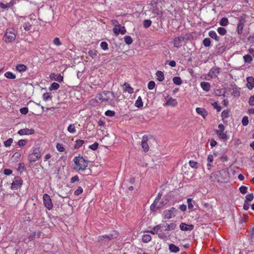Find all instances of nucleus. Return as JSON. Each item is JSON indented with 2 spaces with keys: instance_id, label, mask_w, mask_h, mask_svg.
<instances>
[{
  "instance_id": "obj_35",
  "label": "nucleus",
  "mask_w": 254,
  "mask_h": 254,
  "mask_svg": "<svg viewBox=\"0 0 254 254\" xmlns=\"http://www.w3.org/2000/svg\"><path fill=\"white\" fill-rule=\"evenodd\" d=\"M229 21L227 18L223 17L222 18L219 24L221 26H226L228 24Z\"/></svg>"
},
{
  "instance_id": "obj_52",
  "label": "nucleus",
  "mask_w": 254,
  "mask_h": 254,
  "mask_svg": "<svg viewBox=\"0 0 254 254\" xmlns=\"http://www.w3.org/2000/svg\"><path fill=\"white\" fill-rule=\"evenodd\" d=\"M13 142V139L10 138L4 142V144L6 147H9Z\"/></svg>"
},
{
  "instance_id": "obj_28",
  "label": "nucleus",
  "mask_w": 254,
  "mask_h": 254,
  "mask_svg": "<svg viewBox=\"0 0 254 254\" xmlns=\"http://www.w3.org/2000/svg\"><path fill=\"white\" fill-rule=\"evenodd\" d=\"M169 249L172 253H177L180 251V248L173 244L169 245Z\"/></svg>"
},
{
  "instance_id": "obj_6",
  "label": "nucleus",
  "mask_w": 254,
  "mask_h": 254,
  "mask_svg": "<svg viewBox=\"0 0 254 254\" xmlns=\"http://www.w3.org/2000/svg\"><path fill=\"white\" fill-rule=\"evenodd\" d=\"M186 39H187V38L183 36L175 37L173 40L174 46L177 48H180L182 46V43Z\"/></svg>"
},
{
  "instance_id": "obj_64",
  "label": "nucleus",
  "mask_w": 254,
  "mask_h": 254,
  "mask_svg": "<svg viewBox=\"0 0 254 254\" xmlns=\"http://www.w3.org/2000/svg\"><path fill=\"white\" fill-rule=\"evenodd\" d=\"M53 43L56 46H60L62 45V43L61 42L60 39L58 37L54 39Z\"/></svg>"
},
{
  "instance_id": "obj_48",
  "label": "nucleus",
  "mask_w": 254,
  "mask_h": 254,
  "mask_svg": "<svg viewBox=\"0 0 254 254\" xmlns=\"http://www.w3.org/2000/svg\"><path fill=\"white\" fill-rule=\"evenodd\" d=\"M189 164L190 166L193 168H198V163L193 160H190L189 161Z\"/></svg>"
},
{
  "instance_id": "obj_1",
  "label": "nucleus",
  "mask_w": 254,
  "mask_h": 254,
  "mask_svg": "<svg viewBox=\"0 0 254 254\" xmlns=\"http://www.w3.org/2000/svg\"><path fill=\"white\" fill-rule=\"evenodd\" d=\"M72 168L78 172L86 170L88 165V161L80 155L75 157L73 159Z\"/></svg>"
},
{
  "instance_id": "obj_31",
  "label": "nucleus",
  "mask_w": 254,
  "mask_h": 254,
  "mask_svg": "<svg viewBox=\"0 0 254 254\" xmlns=\"http://www.w3.org/2000/svg\"><path fill=\"white\" fill-rule=\"evenodd\" d=\"M84 143V141L83 140L78 139L75 141L74 148L78 149Z\"/></svg>"
},
{
  "instance_id": "obj_30",
  "label": "nucleus",
  "mask_w": 254,
  "mask_h": 254,
  "mask_svg": "<svg viewBox=\"0 0 254 254\" xmlns=\"http://www.w3.org/2000/svg\"><path fill=\"white\" fill-rule=\"evenodd\" d=\"M156 76H157V80L159 81H162L164 79V73L161 71H157L156 72Z\"/></svg>"
},
{
  "instance_id": "obj_5",
  "label": "nucleus",
  "mask_w": 254,
  "mask_h": 254,
  "mask_svg": "<svg viewBox=\"0 0 254 254\" xmlns=\"http://www.w3.org/2000/svg\"><path fill=\"white\" fill-rule=\"evenodd\" d=\"M43 203L44 206L49 210H52L53 208V204L49 195L45 193L43 196Z\"/></svg>"
},
{
  "instance_id": "obj_40",
  "label": "nucleus",
  "mask_w": 254,
  "mask_h": 254,
  "mask_svg": "<svg viewBox=\"0 0 254 254\" xmlns=\"http://www.w3.org/2000/svg\"><path fill=\"white\" fill-rule=\"evenodd\" d=\"M60 87V85L59 83L56 82H53L51 86L49 88V90L50 91H52L53 90H57Z\"/></svg>"
},
{
  "instance_id": "obj_23",
  "label": "nucleus",
  "mask_w": 254,
  "mask_h": 254,
  "mask_svg": "<svg viewBox=\"0 0 254 254\" xmlns=\"http://www.w3.org/2000/svg\"><path fill=\"white\" fill-rule=\"evenodd\" d=\"M161 224L157 225L154 226L151 230L147 231V232L150 233L153 235L155 234H157L159 231H161Z\"/></svg>"
},
{
  "instance_id": "obj_55",
  "label": "nucleus",
  "mask_w": 254,
  "mask_h": 254,
  "mask_svg": "<svg viewBox=\"0 0 254 254\" xmlns=\"http://www.w3.org/2000/svg\"><path fill=\"white\" fill-rule=\"evenodd\" d=\"M100 46L104 50H107L108 49V45L106 42H102L100 44Z\"/></svg>"
},
{
  "instance_id": "obj_7",
  "label": "nucleus",
  "mask_w": 254,
  "mask_h": 254,
  "mask_svg": "<svg viewBox=\"0 0 254 254\" xmlns=\"http://www.w3.org/2000/svg\"><path fill=\"white\" fill-rule=\"evenodd\" d=\"M22 185V180L20 177H16L11 184V188L12 190H17L20 188Z\"/></svg>"
},
{
  "instance_id": "obj_36",
  "label": "nucleus",
  "mask_w": 254,
  "mask_h": 254,
  "mask_svg": "<svg viewBox=\"0 0 254 254\" xmlns=\"http://www.w3.org/2000/svg\"><path fill=\"white\" fill-rule=\"evenodd\" d=\"M4 76L5 77L8 79H15L16 78V75L13 74L10 71H7L5 73Z\"/></svg>"
},
{
  "instance_id": "obj_21",
  "label": "nucleus",
  "mask_w": 254,
  "mask_h": 254,
  "mask_svg": "<svg viewBox=\"0 0 254 254\" xmlns=\"http://www.w3.org/2000/svg\"><path fill=\"white\" fill-rule=\"evenodd\" d=\"M106 236V238H107V240H109V242H110L111 240L117 238V237L118 236L119 234L118 232L116 231H113L111 234H109V235H105Z\"/></svg>"
},
{
  "instance_id": "obj_59",
  "label": "nucleus",
  "mask_w": 254,
  "mask_h": 254,
  "mask_svg": "<svg viewBox=\"0 0 254 254\" xmlns=\"http://www.w3.org/2000/svg\"><path fill=\"white\" fill-rule=\"evenodd\" d=\"M83 192V189L81 187H78V189L75 190L74 193L75 195H78L82 193Z\"/></svg>"
},
{
  "instance_id": "obj_47",
  "label": "nucleus",
  "mask_w": 254,
  "mask_h": 254,
  "mask_svg": "<svg viewBox=\"0 0 254 254\" xmlns=\"http://www.w3.org/2000/svg\"><path fill=\"white\" fill-rule=\"evenodd\" d=\"M207 161L208 162V163L207 164V166L209 167H212V165L211 164V163H212L213 161V157L212 155H209L207 157Z\"/></svg>"
},
{
  "instance_id": "obj_63",
  "label": "nucleus",
  "mask_w": 254,
  "mask_h": 254,
  "mask_svg": "<svg viewBox=\"0 0 254 254\" xmlns=\"http://www.w3.org/2000/svg\"><path fill=\"white\" fill-rule=\"evenodd\" d=\"M159 205L157 204L156 201H154V202L150 206V209L151 210L154 211L155 209H157V207H159Z\"/></svg>"
},
{
  "instance_id": "obj_62",
  "label": "nucleus",
  "mask_w": 254,
  "mask_h": 254,
  "mask_svg": "<svg viewBox=\"0 0 254 254\" xmlns=\"http://www.w3.org/2000/svg\"><path fill=\"white\" fill-rule=\"evenodd\" d=\"M98 145H99L98 143L96 142L94 144L90 145L89 146V148L90 149H92V150H95L97 149Z\"/></svg>"
},
{
  "instance_id": "obj_37",
  "label": "nucleus",
  "mask_w": 254,
  "mask_h": 254,
  "mask_svg": "<svg viewBox=\"0 0 254 254\" xmlns=\"http://www.w3.org/2000/svg\"><path fill=\"white\" fill-rule=\"evenodd\" d=\"M67 130L70 133H75L76 131L75 127L74 124H70L67 127Z\"/></svg>"
},
{
  "instance_id": "obj_56",
  "label": "nucleus",
  "mask_w": 254,
  "mask_h": 254,
  "mask_svg": "<svg viewBox=\"0 0 254 254\" xmlns=\"http://www.w3.org/2000/svg\"><path fill=\"white\" fill-rule=\"evenodd\" d=\"M254 198L253 193L249 194L246 196L245 201H251Z\"/></svg>"
},
{
  "instance_id": "obj_57",
  "label": "nucleus",
  "mask_w": 254,
  "mask_h": 254,
  "mask_svg": "<svg viewBox=\"0 0 254 254\" xmlns=\"http://www.w3.org/2000/svg\"><path fill=\"white\" fill-rule=\"evenodd\" d=\"M158 236L159 238L161 239H166L167 237V235L163 232L162 231H160V233H158Z\"/></svg>"
},
{
  "instance_id": "obj_24",
  "label": "nucleus",
  "mask_w": 254,
  "mask_h": 254,
  "mask_svg": "<svg viewBox=\"0 0 254 254\" xmlns=\"http://www.w3.org/2000/svg\"><path fill=\"white\" fill-rule=\"evenodd\" d=\"M15 69L18 72H22L26 71L28 68L25 64H18L16 66Z\"/></svg>"
},
{
  "instance_id": "obj_11",
  "label": "nucleus",
  "mask_w": 254,
  "mask_h": 254,
  "mask_svg": "<svg viewBox=\"0 0 254 254\" xmlns=\"http://www.w3.org/2000/svg\"><path fill=\"white\" fill-rule=\"evenodd\" d=\"M113 32L116 36H118L119 33L122 35L125 34L127 31L125 26H122L121 25H120L117 27H114L113 28Z\"/></svg>"
},
{
  "instance_id": "obj_12",
  "label": "nucleus",
  "mask_w": 254,
  "mask_h": 254,
  "mask_svg": "<svg viewBox=\"0 0 254 254\" xmlns=\"http://www.w3.org/2000/svg\"><path fill=\"white\" fill-rule=\"evenodd\" d=\"M148 140V138L147 135L143 136L141 145L145 152H147L149 149L147 142Z\"/></svg>"
},
{
  "instance_id": "obj_17",
  "label": "nucleus",
  "mask_w": 254,
  "mask_h": 254,
  "mask_svg": "<svg viewBox=\"0 0 254 254\" xmlns=\"http://www.w3.org/2000/svg\"><path fill=\"white\" fill-rule=\"evenodd\" d=\"M89 103L93 106H96L101 104V100H100L98 94L96 95L95 98L90 100Z\"/></svg>"
},
{
  "instance_id": "obj_8",
  "label": "nucleus",
  "mask_w": 254,
  "mask_h": 254,
  "mask_svg": "<svg viewBox=\"0 0 254 254\" xmlns=\"http://www.w3.org/2000/svg\"><path fill=\"white\" fill-rule=\"evenodd\" d=\"M104 96V101L106 103H111L112 101L111 97L114 98L115 95L113 92L109 91H103Z\"/></svg>"
},
{
  "instance_id": "obj_38",
  "label": "nucleus",
  "mask_w": 254,
  "mask_h": 254,
  "mask_svg": "<svg viewBox=\"0 0 254 254\" xmlns=\"http://www.w3.org/2000/svg\"><path fill=\"white\" fill-rule=\"evenodd\" d=\"M173 81L176 85H181L182 83L181 78L177 76H175L173 78Z\"/></svg>"
},
{
  "instance_id": "obj_10",
  "label": "nucleus",
  "mask_w": 254,
  "mask_h": 254,
  "mask_svg": "<svg viewBox=\"0 0 254 254\" xmlns=\"http://www.w3.org/2000/svg\"><path fill=\"white\" fill-rule=\"evenodd\" d=\"M176 227V224L174 222L170 224L166 223L165 225H162L161 231H171L174 230Z\"/></svg>"
},
{
  "instance_id": "obj_41",
  "label": "nucleus",
  "mask_w": 254,
  "mask_h": 254,
  "mask_svg": "<svg viewBox=\"0 0 254 254\" xmlns=\"http://www.w3.org/2000/svg\"><path fill=\"white\" fill-rule=\"evenodd\" d=\"M202 43L205 47H208L210 46L211 42L209 38H206L203 40Z\"/></svg>"
},
{
  "instance_id": "obj_19",
  "label": "nucleus",
  "mask_w": 254,
  "mask_h": 254,
  "mask_svg": "<svg viewBox=\"0 0 254 254\" xmlns=\"http://www.w3.org/2000/svg\"><path fill=\"white\" fill-rule=\"evenodd\" d=\"M105 235L100 236L98 237V242L100 243L102 245H108L109 241L107 240V238H106Z\"/></svg>"
},
{
  "instance_id": "obj_45",
  "label": "nucleus",
  "mask_w": 254,
  "mask_h": 254,
  "mask_svg": "<svg viewBox=\"0 0 254 254\" xmlns=\"http://www.w3.org/2000/svg\"><path fill=\"white\" fill-rule=\"evenodd\" d=\"M20 156L21 154L19 152H16L13 154L12 158H13L14 161L17 162L20 159Z\"/></svg>"
},
{
  "instance_id": "obj_9",
  "label": "nucleus",
  "mask_w": 254,
  "mask_h": 254,
  "mask_svg": "<svg viewBox=\"0 0 254 254\" xmlns=\"http://www.w3.org/2000/svg\"><path fill=\"white\" fill-rule=\"evenodd\" d=\"M165 99L166 100V102L164 105V106L176 107L178 105V102L175 99L167 96L165 98Z\"/></svg>"
},
{
  "instance_id": "obj_61",
  "label": "nucleus",
  "mask_w": 254,
  "mask_h": 254,
  "mask_svg": "<svg viewBox=\"0 0 254 254\" xmlns=\"http://www.w3.org/2000/svg\"><path fill=\"white\" fill-rule=\"evenodd\" d=\"M155 86V83L153 81H150L148 83V88L149 89H153Z\"/></svg>"
},
{
  "instance_id": "obj_15",
  "label": "nucleus",
  "mask_w": 254,
  "mask_h": 254,
  "mask_svg": "<svg viewBox=\"0 0 254 254\" xmlns=\"http://www.w3.org/2000/svg\"><path fill=\"white\" fill-rule=\"evenodd\" d=\"M194 228V226L192 224H187L185 223H181L180 225V228L182 231H191Z\"/></svg>"
},
{
  "instance_id": "obj_14",
  "label": "nucleus",
  "mask_w": 254,
  "mask_h": 254,
  "mask_svg": "<svg viewBox=\"0 0 254 254\" xmlns=\"http://www.w3.org/2000/svg\"><path fill=\"white\" fill-rule=\"evenodd\" d=\"M173 211H176L175 208L174 207H172L170 210H166L164 211L163 214L164 218L167 219L171 218L173 215L174 216Z\"/></svg>"
},
{
  "instance_id": "obj_49",
  "label": "nucleus",
  "mask_w": 254,
  "mask_h": 254,
  "mask_svg": "<svg viewBox=\"0 0 254 254\" xmlns=\"http://www.w3.org/2000/svg\"><path fill=\"white\" fill-rule=\"evenodd\" d=\"M97 52L95 50H89L88 52V55L91 57L92 59H94L97 56Z\"/></svg>"
},
{
  "instance_id": "obj_42",
  "label": "nucleus",
  "mask_w": 254,
  "mask_h": 254,
  "mask_svg": "<svg viewBox=\"0 0 254 254\" xmlns=\"http://www.w3.org/2000/svg\"><path fill=\"white\" fill-rule=\"evenodd\" d=\"M244 59L246 63H251L253 61V58L250 55H247L244 56Z\"/></svg>"
},
{
  "instance_id": "obj_25",
  "label": "nucleus",
  "mask_w": 254,
  "mask_h": 254,
  "mask_svg": "<svg viewBox=\"0 0 254 254\" xmlns=\"http://www.w3.org/2000/svg\"><path fill=\"white\" fill-rule=\"evenodd\" d=\"M200 86L202 89L205 91H208L210 89V84L207 82H201L200 83Z\"/></svg>"
},
{
  "instance_id": "obj_27",
  "label": "nucleus",
  "mask_w": 254,
  "mask_h": 254,
  "mask_svg": "<svg viewBox=\"0 0 254 254\" xmlns=\"http://www.w3.org/2000/svg\"><path fill=\"white\" fill-rule=\"evenodd\" d=\"M208 35L212 39H214L216 41L220 40V37L217 36L216 33L214 31H210L209 32Z\"/></svg>"
},
{
  "instance_id": "obj_2",
  "label": "nucleus",
  "mask_w": 254,
  "mask_h": 254,
  "mask_svg": "<svg viewBox=\"0 0 254 254\" xmlns=\"http://www.w3.org/2000/svg\"><path fill=\"white\" fill-rule=\"evenodd\" d=\"M17 35V31L12 28H8L6 29L4 37V41L7 43H11L15 41Z\"/></svg>"
},
{
  "instance_id": "obj_44",
  "label": "nucleus",
  "mask_w": 254,
  "mask_h": 254,
  "mask_svg": "<svg viewBox=\"0 0 254 254\" xmlns=\"http://www.w3.org/2000/svg\"><path fill=\"white\" fill-rule=\"evenodd\" d=\"M152 21L149 19H146L143 21V26L144 28H147L150 27L151 25Z\"/></svg>"
},
{
  "instance_id": "obj_20",
  "label": "nucleus",
  "mask_w": 254,
  "mask_h": 254,
  "mask_svg": "<svg viewBox=\"0 0 254 254\" xmlns=\"http://www.w3.org/2000/svg\"><path fill=\"white\" fill-rule=\"evenodd\" d=\"M196 113L199 114V115H200L201 116H202V117L205 119V117L207 116L208 115V113L207 112V111L204 109V108H196Z\"/></svg>"
},
{
  "instance_id": "obj_4",
  "label": "nucleus",
  "mask_w": 254,
  "mask_h": 254,
  "mask_svg": "<svg viewBox=\"0 0 254 254\" xmlns=\"http://www.w3.org/2000/svg\"><path fill=\"white\" fill-rule=\"evenodd\" d=\"M41 157V152L39 148H35L33 152L29 154L28 160L30 162H35Z\"/></svg>"
},
{
  "instance_id": "obj_53",
  "label": "nucleus",
  "mask_w": 254,
  "mask_h": 254,
  "mask_svg": "<svg viewBox=\"0 0 254 254\" xmlns=\"http://www.w3.org/2000/svg\"><path fill=\"white\" fill-rule=\"evenodd\" d=\"M27 142V139H20L17 142V145L19 146H23L26 145Z\"/></svg>"
},
{
  "instance_id": "obj_46",
  "label": "nucleus",
  "mask_w": 254,
  "mask_h": 254,
  "mask_svg": "<svg viewBox=\"0 0 254 254\" xmlns=\"http://www.w3.org/2000/svg\"><path fill=\"white\" fill-rule=\"evenodd\" d=\"M217 31L218 33L221 35H225L227 33L226 30L223 27L218 28Z\"/></svg>"
},
{
  "instance_id": "obj_22",
  "label": "nucleus",
  "mask_w": 254,
  "mask_h": 254,
  "mask_svg": "<svg viewBox=\"0 0 254 254\" xmlns=\"http://www.w3.org/2000/svg\"><path fill=\"white\" fill-rule=\"evenodd\" d=\"M35 20V19L32 20L31 19H30L29 21L26 22L23 25L24 29L26 31L31 30L33 24V21Z\"/></svg>"
},
{
  "instance_id": "obj_29",
  "label": "nucleus",
  "mask_w": 254,
  "mask_h": 254,
  "mask_svg": "<svg viewBox=\"0 0 254 254\" xmlns=\"http://www.w3.org/2000/svg\"><path fill=\"white\" fill-rule=\"evenodd\" d=\"M13 5V2L12 1L7 3L6 4L3 3V2H0V7L2 9H6L8 8H10Z\"/></svg>"
},
{
  "instance_id": "obj_43",
  "label": "nucleus",
  "mask_w": 254,
  "mask_h": 254,
  "mask_svg": "<svg viewBox=\"0 0 254 254\" xmlns=\"http://www.w3.org/2000/svg\"><path fill=\"white\" fill-rule=\"evenodd\" d=\"M124 39L125 43L127 45H130L132 43V39L129 36H126Z\"/></svg>"
},
{
  "instance_id": "obj_18",
  "label": "nucleus",
  "mask_w": 254,
  "mask_h": 254,
  "mask_svg": "<svg viewBox=\"0 0 254 254\" xmlns=\"http://www.w3.org/2000/svg\"><path fill=\"white\" fill-rule=\"evenodd\" d=\"M247 87L249 89H252L254 87V78L252 76H249L247 78Z\"/></svg>"
},
{
  "instance_id": "obj_51",
  "label": "nucleus",
  "mask_w": 254,
  "mask_h": 254,
  "mask_svg": "<svg viewBox=\"0 0 254 254\" xmlns=\"http://www.w3.org/2000/svg\"><path fill=\"white\" fill-rule=\"evenodd\" d=\"M51 98L50 93L46 92L43 95V98L45 101H47L49 99H51Z\"/></svg>"
},
{
  "instance_id": "obj_39",
  "label": "nucleus",
  "mask_w": 254,
  "mask_h": 254,
  "mask_svg": "<svg viewBox=\"0 0 254 254\" xmlns=\"http://www.w3.org/2000/svg\"><path fill=\"white\" fill-rule=\"evenodd\" d=\"M56 148L59 152H63L65 151L64 145L62 143H58L56 145Z\"/></svg>"
},
{
  "instance_id": "obj_16",
  "label": "nucleus",
  "mask_w": 254,
  "mask_h": 254,
  "mask_svg": "<svg viewBox=\"0 0 254 254\" xmlns=\"http://www.w3.org/2000/svg\"><path fill=\"white\" fill-rule=\"evenodd\" d=\"M219 73V68L218 67H212L208 72V75L211 78L216 77Z\"/></svg>"
},
{
  "instance_id": "obj_13",
  "label": "nucleus",
  "mask_w": 254,
  "mask_h": 254,
  "mask_svg": "<svg viewBox=\"0 0 254 254\" xmlns=\"http://www.w3.org/2000/svg\"><path fill=\"white\" fill-rule=\"evenodd\" d=\"M34 133V129L32 128L29 129L27 128L21 129L18 131V133L20 135L33 134Z\"/></svg>"
},
{
  "instance_id": "obj_34",
  "label": "nucleus",
  "mask_w": 254,
  "mask_h": 254,
  "mask_svg": "<svg viewBox=\"0 0 254 254\" xmlns=\"http://www.w3.org/2000/svg\"><path fill=\"white\" fill-rule=\"evenodd\" d=\"M135 106L138 108H141L143 106V102L140 96H139L135 102Z\"/></svg>"
},
{
  "instance_id": "obj_26",
  "label": "nucleus",
  "mask_w": 254,
  "mask_h": 254,
  "mask_svg": "<svg viewBox=\"0 0 254 254\" xmlns=\"http://www.w3.org/2000/svg\"><path fill=\"white\" fill-rule=\"evenodd\" d=\"M123 86H124V91L127 92L128 93H132L133 92V89L132 88L129 84L127 83V82H125Z\"/></svg>"
},
{
  "instance_id": "obj_50",
  "label": "nucleus",
  "mask_w": 254,
  "mask_h": 254,
  "mask_svg": "<svg viewBox=\"0 0 254 254\" xmlns=\"http://www.w3.org/2000/svg\"><path fill=\"white\" fill-rule=\"evenodd\" d=\"M242 125L244 126H246L249 124V119L247 116H245L243 118L242 121Z\"/></svg>"
},
{
  "instance_id": "obj_33",
  "label": "nucleus",
  "mask_w": 254,
  "mask_h": 254,
  "mask_svg": "<svg viewBox=\"0 0 254 254\" xmlns=\"http://www.w3.org/2000/svg\"><path fill=\"white\" fill-rule=\"evenodd\" d=\"M245 24L241 23H238L237 25V32L239 35H242L243 32V27Z\"/></svg>"
},
{
  "instance_id": "obj_54",
  "label": "nucleus",
  "mask_w": 254,
  "mask_h": 254,
  "mask_svg": "<svg viewBox=\"0 0 254 254\" xmlns=\"http://www.w3.org/2000/svg\"><path fill=\"white\" fill-rule=\"evenodd\" d=\"M187 203L188 205V208L190 210H192L193 208V205L192 204V199L188 198L187 199Z\"/></svg>"
},
{
  "instance_id": "obj_32",
  "label": "nucleus",
  "mask_w": 254,
  "mask_h": 254,
  "mask_svg": "<svg viewBox=\"0 0 254 254\" xmlns=\"http://www.w3.org/2000/svg\"><path fill=\"white\" fill-rule=\"evenodd\" d=\"M151 240V237L149 234H145L142 236V241L144 243H148Z\"/></svg>"
},
{
  "instance_id": "obj_58",
  "label": "nucleus",
  "mask_w": 254,
  "mask_h": 254,
  "mask_svg": "<svg viewBox=\"0 0 254 254\" xmlns=\"http://www.w3.org/2000/svg\"><path fill=\"white\" fill-rule=\"evenodd\" d=\"M105 115L109 117H114L115 115V112L113 111L108 110L105 113Z\"/></svg>"
},
{
  "instance_id": "obj_3",
  "label": "nucleus",
  "mask_w": 254,
  "mask_h": 254,
  "mask_svg": "<svg viewBox=\"0 0 254 254\" xmlns=\"http://www.w3.org/2000/svg\"><path fill=\"white\" fill-rule=\"evenodd\" d=\"M218 129L215 130V132L217 134L218 137L221 140L225 141L228 139L227 135V132H224L225 127L223 124H219L218 126Z\"/></svg>"
},
{
  "instance_id": "obj_60",
  "label": "nucleus",
  "mask_w": 254,
  "mask_h": 254,
  "mask_svg": "<svg viewBox=\"0 0 254 254\" xmlns=\"http://www.w3.org/2000/svg\"><path fill=\"white\" fill-rule=\"evenodd\" d=\"M239 190L242 194H246L247 192L248 188L246 186H242L240 188Z\"/></svg>"
}]
</instances>
